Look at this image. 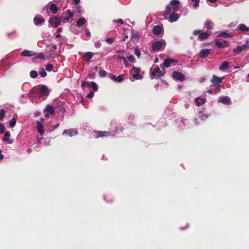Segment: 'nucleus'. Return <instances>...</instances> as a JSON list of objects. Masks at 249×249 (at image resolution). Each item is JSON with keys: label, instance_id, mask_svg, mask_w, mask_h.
<instances>
[{"label": "nucleus", "instance_id": "obj_62", "mask_svg": "<svg viewBox=\"0 0 249 249\" xmlns=\"http://www.w3.org/2000/svg\"><path fill=\"white\" fill-rule=\"evenodd\" d=\"M128 36H126L124 37V38L122 40V41H125L126 39L128 38Z\"/></svg>", "mask_w": 249, "mask_h": 249}, {"label": "nucleus", "instance_id": "obj_23", "mask_svg": "<svg viewBox=\"0 0 249 249\" xmlns=\"http://www.w3.org/2000/svg\"><path fill=\"white\" fill-rule=\"evenodd\" d=\"M37 129H38V132L40 134H43L44 130L43 129V125L39 121L37 122Z\"/></svg>", "mask_w": 249, "mask_h": 249}, {"label": "nucleus", "instance_id": "obj_4", "mask_svg": "<svg viewBox=\"0 0 249 249\" xmlns=\"http://www.w3.org/2000/svg\"><path fill=\"white\" fill-rule=\"evenodd\" d=\"M140 68L133 67L130 70V72L134 79L140 80L142 78V76L140 74Z\"/></svg>", "mask_w": 249, "mask_h": 249}, {"label": "nucleus", "instance_id": "obj_64", "mask_svg": "<svg viewBox=\"0 0 249 249\" xmlns=\"http://www.w3.org/2000/svg\"><path fill=\"white\" fill-rule=\"evenodd\" d=\"M86 86L87 87H91V83H87Z\"/></svg>", "mask_w": 249, "mask_h": 249}, {"label": "nucleus", "instance_id": "obj_31", "mask_svg": "<svg viewBox=\"0 0 249 249\" xmlns=\"http://www.w3.org/2000/svg\"><path fill=\"white\" fill-rule=\"evenodd\" d=\"M38 75V74L35 70H32L30 72V77L33 79L36 78Z\"/></svg>", "mask_w": 249, "mask_h": 249}, {"label": "nucleus", "instance_id": "obj_19", "mask_svg": "<svg viewBox=\"0 0 249 249\" xmlns=\"http://www.w3.org/2000/svg\"><path fill=\"white\" fill-rule=\"evenodd\" d=\"M162 31V28L160 26L156 25L153 28V33L156 36L160 35Z\"/></svg>", "mask_w": 249, "mask_h": 249}, {"label": "nucleus", "instance_id": "obj_13", "mask_svg": "<svg viewBox=\"0 0 249 249\" xmlns=\"http://www.w3.org/2000/svg\"><path fill=\"white\" fill-rule=\"evenodd\" d=\"M63 134L68 135L70 137H72L77 134V131L74 129H65Z\"/></svg>", "mask_w": 249, "mask_h": 249}, {"label": "nucleus", "instance_id": "obj_17", "mask_svg": "<svg viewBox=\"0 0 249 249\" xmlns=\"http://www.w3.org/2000/svg\"><path fill=\"white\" fill-rule=\"evenodd\" d=\"M179 18V16L178 14H176V12L173 13L170 16L169 18H168V20L171 23L177 21Z\"/></svg>", "mask_w": 249, "mask_h": 249}, {"label": "nucleus", "instance_id": "obj_54", "mask_svg": "<svg viewBox=\"0 0 249 249\" xmlns=\"http://www.w3.org/2000/svg\"><path fill=\"white\" fill-rule=\"evenodd\" d=\"M95 75V73L93 72H91L90 73H89L88 76V77L89 78H91L92 77H93Z\"/></svg>", "mask_w": 249, "mask_h": 249}, {"label": "nucleus", "instance_id": "obj_24", "mask_svg": "<svg viewBox=\"0 0 249 249\" xmlns=\"http://www.w3.org/2000/svg\"><path fill=\"white\" fill-rule=\"evenodd\" d=\"M86 22V19L83 18H81L77 20L76 22V26L78 27H81L84 24H85Z\"/></svg>", "mask_w": 249, "mask_h": 249}, {"label": "nucleus", "instance_id": "obj_45", "mask_svg": "<svg viewBox=\"0 0 249 249\" xmlns=\"http://www.w3.org/2000/svg\"><path fill=\"white\" fill-rule=\"evenodd\" d=\"M107 72L104 70H100L99 75L102 77H104L106 76Z\"/></svg>", "mask_w": 249, "mask_h": 249}, {"label": "nucleus", "instance_id": "obj_28", "mask_svg": "<svg viewBox=\"0 0 249 249\" xmlns=\"http://www.w3.org/2000/svg\"><path fill=\"white\" fill-rule=\"evenodd\" d=\"M229 68V62L227 61H224L222 64L219 67V70L224 71L227 70Z\"/></svg>", "mask_w": 249, "mask_h": 249}, {"label": "nucleus", "instance_id": "obj_6", "mask_svg": "<svg viewBox=\"0 0 249 249\" xmlns=\"http://www.w3.org/2000/svg\"><path fill=\"white\" fill-rule=\"evenodd\" d=\"M165 45L164 41H157L154 42L152 44V49L153 51L156 52L163 48V46Z\"/></svg>", "mask_w": 249, "mask_h": 249}, {"label": "nucleus", "instance_id": "obj_14", "mask_svg": "<svg viewBox=\"0 0 249 249\" xmlns=\"http://www.w3.org/2000/svg\"><path fill=\"white\" fill-rule=\"evenodd\" d=\"M210 53V50L209 49H204L201 50L199 54V57L204 58L208 56Z\"/></svg>", "mask_w": 249, "mask_h": 249}, {"label": "nucleus", "instance_id": "obj_41", "mask_svg": "<svg viewBox=\"0 0 249 249\" xmlns=\"http://www.w3.org/2000/svg\"><path fill=\"white\" fill-rule=\"evenodd\" d=\"M45 69L46 70L49 71H52L53 69V66L50 64H47V66H46Z\"/></svg>", "mask_w": 249, "mask_h": 249}, {"label": "nucleus", "instance_id": "obj_5", "mask_svg": "<svg viewBox=\"0 0 249 249\" xmlns=\"http://www.w3.org/2000/svg\"><path fill=\"white\" fill-rule=\"evenodd\" d=\"M247 49H249V43L248 41H247L245 44L241 46H238L235 49H233V52L235 54H239L241 53L242 51Z\"/></svg>", "mask_w": 249, "mask_h": 249}, {"label": "nucleus", "instance_id": "obj_33", "mask_svg": "<svg viewBox=\"0 0 249 249\" xmlns=\"http://www.w3.org/2000/svg\"><path fill=\"white\" fill-rule=\"evenodd\" d=\"M16 124V119L15 118H13L9 123V125L11 128H13Z\"/></svg>", "mask_w": 249, "mask_h": 249}, {"label": "nucleus", "instance_id": "obj_60", "mask_svg": "<svg viewBox=\"0 0 249 249\" xmlns=\"http://www.w3.org/2000/svg\"><path fill=\"white\" fill-rule=\"evenodd\" d=\"M118 58L123 59V60H125V57L123 56L119 55Z\"/></svg>", "mask_w": 249, "mask_h": 249}, {"label": "nucleus", "instance_id": "obj_2", "mask_svg": "<svg viewBox=\"0 0 249 249\" xmlns=\"http://www.w3.org/2000/svg\"><path fill=\"white\" fill-rule=\"evenodd\" d=\"M31 92L32 93H38L41 96H48L49 94L48 87L44 85H40L34 87L31 90Z\"/></svg>", "mask_w": 249, "mask_h": 249}, {"label": "nucleus", "instance_id": "obj_53", "mask_svg": "<svg viewBox=\"0 0 249 249\" xmlns=\"http://www.w3.org/2000/svg\"><path fill=\"white\" fill-rule=\"evenodd\" d=\"M127 59L129 61L133 62L134 61V57L133 55H129L127 57Z\"/></svg>", "mask_w": 249, "mask_h": 249}, {"label": "nucleus", "instance_id": "obj_9", "mask_svg": "<svg viewBox=\"0 0 249 249\" xmlns=\"http://www.w3.org/2000/svg\"><path fill=\"white\" fill-rule=\"evenodd\" d=\"M95 133L97 134V136L95 137L96 138L113 136V135L109 131H96Z\"/></svg>", "mask_w": 249, "mask_h": 249}, {"label": "nucleus", "instance_id": "obj_55", "mask_svg": "<svg viewBox=\"0 0 249 249\" xmlns=\"http://www.w3.org/2000/svg\"><path fill=\"white\" fill-rule=\"evenodd\" d=\"M116 77H116L115 75H114L113 74H111V75H110V79L111 80H113L116 81Z\"/></svg>", "mask_w": 249, "mask_h": 249}, {"label": "nucleus", "instance_id": "obj_38", "mask_svg": "<svg viewBox=\"0 0 249 249\" xmlns=\"http://www.w3.org/2000/svg\"><path fill=\"white\" fill-rule=\"evenodd\" d=\"M215 45L218 47L219 48H224V46L223 45L222 43L219 41H215Z\"/></svg>", "mask_w": 249, "mask_h": 249}, {"label": "nucleus", "instance_id": "obj_21", "mask_svg": "<svg viewBox=\"0 0 249 249\" xmlns=\"http://www.w3.org/2000/svg\"><path fill=\"white\" fill-rule=\"evenodd\" d=\"M44 112H48L52 115H53L55 113L53 107L50 106L49 105L46 107L44 109Z\"/></svg>", "mask_w": 249, "mask_h": 249}, {"label": "nucleus", "instance_id": "obj_63", "mask_svg": "<svg viewBox=\"0 0 249 249\" xmlns=\"http://www.w3.org/2000/svg\"><path fill=\"white\" fill-rule=\"evenodd\" d=\"M70 18H70V17H65V18H64V20H66V21H68V20H69Z\"/></svg>", "mask_w": 249, "mask_h": 249}, {"label": "nucleus", "instance_id": "obj_1", "mask_svg": "<svg viewBox=\"0 0 249 249\" xmlns=\"http://www.w3.org/2000/svg\"><path fill=\"white\" fill-rule=\"evenodd\" d=\"M171 6L167 5L165 8V14L166 15H170L172 12H176L179 10L180 2L178 0H172L170 2Z\"/></svg>", "mask_w": 249, "mask_h": 249}, {"label": "nucleus", "instance_id": "obj_39", "mask_svg": "<svg viewBox=\"0 0 249 249\" xmlns=\"http://www.w3.org/2000/svg\"><path fill=\"white\" fill-rule=\"evenodd\" d=\"M5 112V111L3 109L0 110V121H2L3 119Z\"/></svg>", "mask_w": 249, "mask_h": 249}, {"label": "nucleus", "instance_id": "obj_50", "mask_svg": "<svg viewBox=\"0 0 249 249\" xmlns=\"http://www.w3.org/2000/svg\"><path fill=\"white\" fill-rule=\"evenodd\" d=\"M44 57H45V56H44V53H42L37 54V55L36 56V58H40V59H43V58H44Z\"/></svg>", "mask_w": 249, "mask_h": 249}, {"label": "nucleus", "instance_id": "obj_20", "mask_svg": "<svg viewBox=\"0 0 249 249\" xmlns=\"http://www.w3.org/2000/svg\"><path fill=\"white\" fill-rule=\"evenodd\" d=\"M220 103L223 104L224 105H230V99L228 96H224L221 97L219 99Z\"/></svg>", "mask_w": 249, "mask_h": 249}, {"label": "nucleus", "instance_id": "obj_7", "mask_svg": "<svg viewBox=\"0 0 249 249\" xmlns=\"http://www.w3.org/2000/svg\"><path fill=\"white\" fill-rule=\"evenodd\" d=\"M49 23L53 28H57L60 24L61 19L59 17H57L50 18L49 19Z\"/></svg>", "mask_w": 249, "mask_h": 249}, {"label": "nucleus", "instance_id": "obj_34", "mask_svg": "<svg viewBox=\"0 0 249 249\" xmlns=\"http://www.w3.org/2000/svg\"><path fill=\"white\" fill-rule=\"evenodd\" d=\"M139 36V35L138 32H134L133 31H132V32H131V38L137 39V38H138Z\"/></svg>", "mask_w": 249, "mask_h": 249}, {"label": "nucleus", "instance_id": "obj_29", "mask_svg": "<svg viewBox=\"0 0 249 249\" xmlns=\"http://www.w3.org/2000/svg\"><path fill=\"white\" fill-rule=\"evenodd\" d=\"M55 108H57L58 110V111L59 112H63L64 111V108L63 107V104L62 103H59Z\"/></svg>", "mask_w": 249, "mask_h": 249}, {"label": "nucleus", "instance_id": "obj_30", "mask_svg": "<svg viewBox=\"0 0 249 249\" xmlns=\"http://www.w3.org/2000/svg\"><path fill=\"white\" fill-rule=\"evenodd\" d=\"M219 36L223 37L224 38H228L230 37H231L232 36L231 35H230L229 33H228L227 32H220L219 33Z\"/></svg>", "mask_w": 249, "mask_h": 249}, {"label": "nucleus", "instance_id": "obj_35", "mask_svg": "<svg viewBox=\"0 0 249 249\" xmlns=\"http://www.w3.org/2000/svg\"><path fill=\"white\" fill-rule=\"evenodd\" d=\"M212 22L210 20H208L205 22V27L206 29L210 30L212 29V27L211 26Z\"/></svg>", "mask_w": 249, "mask_h": 249}, {"label": "nucleus", "instance_id": "obj_46", "mask_svg": "<svg viewBox=\"0 0 249 249\" xmlns=\"http://www.w3.org/2000/svg\"><path fill=\"white\" fill-rule=\"evenodd\" d=\"M94 96V92L92 91L89 92L88 94L87 95V97L88 98L91 99Z\"/></svg>", "mask_w": 249, "mask_h": 249}, {"label": "nucleus", "instance_id": "obj_42", "mask_svg": "<svg viewBox=\"0 0 249 249\" xmlns=\"http://www.w3.org/2000/svg\"><path fill=\"white\" fill-rule=\"evenodd\" d=\"M192 2H195L193 7L194 8L198 7L199 4V0H191Z\"/></svg>", "mask_w": 249, "mask_h": 249}, {"label": "nucleus", "instance_id": "obj_56", "mask_svg": "<svg viewBox=\"0 0 249 249\" xmlns=\"http://www.w3.org/2000/svg\"><path fill=\"white\" fill-rule=\"evenodd\" d=\"M86 36H91V34H90V32H89V31L88 30V29H86Z\"/></svg>", "mask_w": 249, "mask_h": 249}, {"label": "nucleus", "instance_id": "obj_47", "mask_svg": "<svg viewBox=\"0 0 249 249\" xmlns=\"http://www.w3.org/2000/svg\"><path fill=\"white\" fill-rule=\"evenodd\" d=\"M66 12L67 13L68 15H69L68 17L70 18H71L73 15V12L72 11L70 10H68L66 11Z\"/></svg>", "mask_w": 249, "mask_h": 249}, {"label": "nucleus", "instance_id": "obj_22", "mask_svg": "<svg viewBox=\"0 0 249 249\" xmlns=\"http://www.w3.org/2000/svg\"><path fill=\"white\" fill-rule=\"evenodd\" d=\"M10 132L8 131H6L4 135V137L3 138V140L4 141H6L8 142L9 143L12 144L13 142V140L12 139H8V138L10 136Z\"/></svg>", "mask_w": 249, "mask_h": 249}, {"label": "nucleus", "instance_id": "obj_51", "mask_svg": "<svg viewBox=\"0 0 249 249\" xmlns=\"http://www.w3.org/2000/svg\"><path fill=\"white\" fill-rule=\"evenodd\" d=\"M4 132V125L1 124H0V133L3 134Z\"/></svg>", "mask_w": 249, "mask_h": 249}, {"label": "nucleus", "instance_id": "obj_57", "mask_svg": "<svg viewBox=\"0 0 249 249\" xmlns=\"http://www.w3.org/2000/svg\"><path fill=\"white\" fill-rule=\"evenodd\" d=\"M87 85V82H86L85 81H83L82 84H81V86L82 87H86Z\"/></svg>", "mask_w": 249, "mask_h": 249}, {"label": "nucleus", "instance_id": "obj_36", "mask_svg": "<svg viewBox=\"0 0 249 249\" xmlns=\"http://www.w3.org/2000/svg\"><path fill=\"white\" fill-rule=\"evenodd\" d=\"M134 54L138 58H139L140 57L141 52H140V49L138 48V47H137L136 48H135Z\"/></svg>", "mask_w": 249, "mask_h": 249}, {"label": "nucleus", "instance_id": "obj_16", "mask_svg": "<svg viewBox=\"0 0 249 249\" xmlns=\"http://www.w3.org/2000/svg\"><path fill=\"white\" fill-rule=\"evenodd\" d=\"M94 53L91 52H87L83 54L82 58L84 60L88 62L93 57Z\"/></svg>", "mask_w": 249, "mask_h": 249}, {"label": "nucleus", "instance_id": "obj_27", "mask_svg": "<svg viewBox=\"0 0 249 249\" xmlns=\"http://www.w3.org/2000/svg\"><path fill=\"white\" fill-rule=\"evenodd\" d=\"M205 102V100L203 98L199 97L196 98L195 99V103L196 106H199L201 105H204Z\"/></svg>", "mask_w": 249, "mask_h": 249}, {"label": "nucleus", "instance_id": "obj_61", "mask_svg": "<svg viewBox=\"0 0 249 249\" xmlns=\"http://www.w3.org/2000/svg\"><path fill=\"white\" fill-rule=\"evenodd\" d=\"M208 1H209L210 2H211V3H215L216 2V0H207Z\"/></svg>", "mask_w": 249, "mask_h": 249}, {"label": "nucleus", "instance_id": "obj_18", "mask_svg": "<svg viewBox=\"0 0 249 249\" xmlns=\"http://www.w3.org/2000/svg\"><path fill=\"white\" fill-rule=\"evenodd\" d=\"M20 54L22 56L30 57L34 56L36 54V53L33 51L29 50H24V51L21 52Z\"/></svg>", "mask_w": 249, "mask_h": 249}, {"label": "nucleus", "instance_id": "obj_26", "mask_svg": "<svg viewBox=\"0 0 249 249\" xmlns=\"http://www.w3.org/2000/svg\"><path fill=\"white\" fill-rule=\"evenodd\" d=\"M35 23L36 25H38L39 24H41L45 21V19L44 18H41L38 17H35L34 19Z\"/></svg>", "mask_w": 249, "mask_h": 249}, {"label": "nucleus", "instance_id": "obj_49", "mask_svg": "<svg viewBox=\"0 0 249 249\" xmlns=\"http://www.w3.org/2000/svg\"><path fill=\"white\" fill-rule=\"evenodd\" d=\"M157 78V74L156 73V72H155L154 71H153L151 73V79H153L154 78Z\"/></svg>", "mask_w": 249, "mask_h": 249}, {"label": "nucleus", "instance_id": "obj_10", "mask_svg": "<svg viewBox=\"0 0 249 249\" xmlns=\"http://www.w3.org/2000/svg\"><path fill=\"white\" fill-rule=\"evenodd\" d=\"M177 62L178 61L176 59L168 58L163 62L162 66L165 68H168L172 63H177Z\"/></svg>", "mask_w": 249, "mask_h": 249}, {"label": "nucleus", "instance_id": "obj_44", "mask_svg": "<svg viewBox=\"0 0 249 249\" xmlns=\"http://www.w3.org/2000/svg\"><path fill=\"white\" fill-rule=\"evenodd\" d=\"M57 49V46L56 45H53V49L50 52V54H55V50Z\"/></svg>", "mask_w": 249, "mask_h": 249}, {"label": "nucleus", "instance_id": "obj_32", "mask_svg": "<svg viewBox=\"0 0 249 249\" xmlns=\"http://www.w3.org/2000/svg\"><path fill=\"white\" fill-rule=\"evenodd\" d=\"M124 74H120L116 77V81L118 83H121L124 80Z\"/></svg>", "mask_w": 249, "mask_h": 249}, {"label": "nucleus", "instance_id": "obj_40", "mask_svg": "<svg viewBox=\"0 0 249 249\" xmlns=\"http://www.w3.org/2000/svg\"><path fill=\"white\" fill-rule=\"evenodd\" d=\"M39 74L41 77H45L47 75V73L44 69H41V71L39 72Z\"/></svg>", "mask_w": 249, "mask_h": 249}, {"label": "nucleus", "instance_id": "obj_25", "mask_svg": "<svg viewBox=\"0 0 249 249\" xmlns=\"http://www.w3.org/2000/svg\"><path fill=\"white\" fill-rule=\"evenodd\" d=\"M49 9L50 11H52V13L53 14H56L58 11L57 6L53 3H52L50 4Z\"/></svg>", "mask_w": 249, "mask_h": 249}, {"label": "nucleus", "instance_id": "obj_12", "mask_svg": "<svg viewBox=\"0 0 249 249\" xmlns=\"http://www.w3.org/2000/svg\"><path fill=\"white\" fill-rule=\"evenodd\" d=\"M223 77L220 78L213 75L212 79H211V82L213 85H218L222 82Z\"/></svg>", "mask_w": 249, "mask_h": 249}, {"label": "nucleus", "instance_id": "obj_11", "mask_svg": "<svg viewBox=\"0 0 249 249\" xmlns=\"http://www.w3.org/2000/svg\"><path fill=\"white\" fill-rule=\"evenodd\" d=\"M237 30H238L243 34H245L249 32V28L243 23L240 24L238 25L236 28Z\"/></svg>", "mask_w": 249, "mask_h": 249}, {"label": "nucleus", "instance_id": "obj_48", "mask_svg": "<svg viewBox=\"0 0 249 249\" xmlns=\"http://www.w3.org/2000/svg\"><path fill=\"white\" fill-rule=\"evenodd\" d=\"M113 22L115 23H120L121 24H124V21L121 19L114 20Z\"/></svg>", "mask_w": 249, "mask_h": 249}, {"label": "nucleus", "instance_id": "obj_52", "mask_svg": "<svg viewBox=\"0 0 249 249\" xmlns=\"http://www.w3.org/2000/svg\"><path fill=\"white\" fill-rule=\"evenodd\" d=\"M220 85H217V86L216 87V88L214 89V93H217L219 92V91L220 90Z\"/></svg>", "mask_w": 249, "mask_h": 249}, {"label": "nucleus", "instance_id": "obj_15", "mask_svg": "<svg viewBox=\"0 0 249 249\" xmlns=\"http://www.w3.org/2000/svg\"><path fill=\"white\" fill-rule=\"evenodd\" d=\"M155 72H156L157 74V78H160L161 76H163L165 73V70L162 69V71L160 70L159 67H157L154 70Z\"/></svg>", "mask_w": 249, "mask_h": 249}, {"label": "nucleus", "instance_id": "obj_43", "mask_svg": "<svg viewBox=\"0 0 249 249\" xmlns=\"http://www.w3.org/2000/svg\"><path fill=\"white\" fill-rule=\"evenodd\" d=\"M115 41V39L113 37L108 38L106 39V42L109 44H111Z\"/></svg>", "mask_w": 249, "mask_h": 249}, {"label": "nucleus", "instance_id": "obj_58", "mask_svg": "<svg viewBox=\"0 0 249 249\" xmlns=\"http://www.w3.org/2000/svg\"><path fill=\"white\" fill-rule=\"evenodd\" d=\"M76 8H77V10L78 13L80 14L81 13V7H80V6L76 7Z\"/></svg>", "mask_w": 249, "mask_h": 249}, {"label": "nucleus", "instance_id": "obj_59", "mask_svg": "<svg viewBox=\"0 0 249 249\" xmlns=\"http://www.w3.org/2000/svg\"><path fill=\"white\" fill-rule=\"evenodd\" d=\"M73 2L76 4H78L80 2V0H72Z\"/></svg>", "mask_w": 249, "mask_h": 249}, {"label": "nucleus", "instance_id": "obj_8", "mask_svg": "<svg viewBox=\"0 0 249 249\" xmlns=\"http://www.w3.org/2000/svg\"><path fill=\"white\" fill-rule=\"evenodd\" d=\"M172 77L173 78L179 80L180 81H184L185 79V75L182 72L178 71H173L172 73Z\"/></svg>", "mask_w": 249, "mask_h": 249}, {"label": "nucleus", "instance_id": "obj_3", "mask_svg": "<svg viewBox=\"0 0 249 249\" xmlns=\"http://www.w3.org/2000/svg\"><path fill=\"white\" fill-rule=\"evenodd\" d=\"M194 36L198 35V38L200 41H203L207 39L209 36L208 33L202 32L200 30H195L193 32Z\"/></svg>", "mask_w": 249, "mask_h": 249}, {"label": "nucleus", "instance_id": "obj_37", "mask_svg": "<svg viewBox=\"0 0 249 249\" xmlns=\"http://www.w3.org/2000/svg\"><path fill=\"white\" fill-rule=\"evenodd\" d=\"M91 87H92L93 90L96 91L98 89L97 84L94 82H91Z\"/></svg>", "mask_w": 249, "mask_h": 249}]
</instances>
